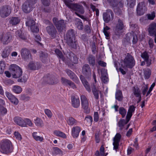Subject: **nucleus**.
I'll list each match as a JSON object with an SVG mask.
<instances>
[{
  "label": "nucleus",
  "mask_w": 156,
  "mask_h": 156,
  "mask_svg": "<svg viewBox=\"0 0 156 156\" xmlns=\"http://www.w3.org/2000/svg\"><path fill=\"white\" fill-rule=\"evenodd\" d=\"M103 19L105 23H108L111 20L114 19V14L112 11L108 9L106 10V12L103 13Z\"/></svg>",
  "instance_id": "nucleus-11"
},
{
  "label": "nucleus",
  "mask_w": 156,
  "mask_h": 156,
  "mask_svg": "<svg viewBox=\"0 0 156 156\" xmlns=\"http://www.w3.org/2000/svg\"><path fill=\"white\" fill-rule=\"evenodd\" d=\"M133 94L136 97H138L141 96V91L138 87H134Z\"/></svg>",
  "instance_id": "nucleus-41"
},
{
  "label": "nucleus",
  "mask_w": 156,
  "mask_h": 156,
  "mask_svg": "<svg viewBox=\"0 0 156 156\" xmlns=\"http://www.w3.org/2000/svg\"><path fill=\"white\" fill-rule=\"evenodd\" d=\"M13 151L11 142L8 140H4L0 142V151L2 153L9 154Z\"/></svg>",
  "instance_id": "nucleus-1"
},
{
  "label": "nucleus",
  "mask_w": 156,
  "mask_h": 156,
  "mask_svg": "<svg viewBox=\"0 0 156 156\" xmlns=\"http://www.w3.org/2000/svg\"><path fill=\"white\" fill-rule=\"evenodd\" d=\"M101 76H108L107 70L104 68H103L101 69Z\"/></svg>",
  "instance_id": "nucleus-63"
},
{
  "label": "nucleus",
  "mask_w": 156,
  "mask_h": 156,
  "mask_svg": "<svg viewBox=\"0 0 156 156\" xmlns=\"http://www.w3.org/2000/svg\"><path fill=\"white\" fill-rule=\"evenodd\" d=\"M53 21L59 32L65 30L66 22L63 20H58L56 18L53 19Z\"/></svg>",
  "instance_id": "nucleus-8"
},
{
  "label": "nucleus",
  "mask_w": 156,
  "mask_h": 156,
  "mask_svg": "<svg viewBox=\"0 0 156 156\" xmlns=\"http://www.w3.org/2000/svg\"><path fill=\"white\" fill-rule=\"evenodd\" d=\"M125 57L123 60L122 66L123 68L127 67L132 68L135 65V61L133 57L129 53L125 55Z\"/></svg>",
  "instance_id": "nucleus-3"
},
{
  "label": "nucleus",
  "mask_w": 156,
  "mask_h": 156,
  "mask_svg": "<svg viewBox=\"0 0 156 156\" xmlns=\"http://www.w3.org/2000/svg\"><path fill=\"white\" fill-rule=\"evenodd\" d=\"M16 36L17 38L22 40H25L27 37L23 34L22 31L20 30H17L16 32Z\"/></svg>",
  "instance_id": "nucleus-33"
},
{
  "label": "nucleus",
  "mask_w": 156,
  "mask_h": 156,
  "mask_svg": "<svg viewBox=\"0 0 156 156\" xmlns=\"http://www.w3.org/2000/svg\"><path fill=\"white\" fill-rule=\"evenodd\" d=\"M82 73L86 76L87 78H88L91 76L90 68L88 64H85L83 66Z\"/></svg>",
  "instance_id": "nucleus-19"
},
{
  "label": "nucleus",
  "mask_w": 156,
  "mask_h": 156,
  "mask_svg": "<svg viewBox=\"0 0 156 156\" xmlns=\"http://www.w3.org/2000/svg\"><path fill=\"white\" fill-rule=\"evenodd\" d=\"M44 112L46 115L48 117L51 118L52 116V113L51 111L48 109H45L44 110Z\"/></svg>",
  "instance_id": "nucleus-58"
},
{
  "label": "nucleus",
  "mask_w": 156,
  "mask_h": 156,
  "mask_svg": "<svg viewBox=\"0 0 156 156\" xmlns=\"http://www.w3.org/2000/svg\"><path fill=\"white\" fill-rule=\"evenodd\" d=\"M11 9L7 5L2 6L0 10V15L2 18L8 16L10 13Z\"/></svg>",
  "instance_id": "nucleus-15"
},
{
  "label": "nucleus",
  "mask_w": 156,
  "mask_h": 156,
  "mask_svg": "<svg viewBox=\"0 0 156 156\" xmlns=\"http://www.w3.org/2000/svg\"><path fill=\"white\" fill-rule=\"evenodd\" d=\"M43 80L45 82L50 84H56L58 82L56 77L49 74L44 76L43 77Z\"/></svg>",
  "instance_id": "nucleus-13"
},
{
  "label": "nucleus",
  "mask_w": 156,
  "mask_h": 156,
  "mask_svg": "<svg viewBox=\"0 0 156 156\" xmlns=\"http://www.w3.org/2000/svg\"><path fill=\"white\" fill-rule=\"evenodd\" d=\"M123 96L122 91L120 90L117 91L115 93V98L117 100L121 101L123 99Z\"/></svg>",
  "instance_id": "nucleus-37"
},
{
  "label": "nucleus",
  "mask_w": 156,
  "mask_h": 156,
  "mask_svg": "<svg viewBox=\"0 0 156 156\" xmlns=\"http://www.w3.org/2000/svg\"><path fill=\"white\" fill-rule=\"evenodd\" d=\"M21 55L22 58L27 60L28 59L31 58V54L29 50L26 48L22 49L20 51Z\"/></svg>",
  "instance_id": "nucleus-16"
},
{
  "label": "nucleus",
  "mask_w": 156,
  "mask_h": 156,
  "mask_svg": "<svg viewBox=\"0 0 156 156\" xmlns=\"http://www.w3.org/2000/svg\"><path fill=\"white\" fill-rule=\"evenodd\" d=\"M121 138V135L119 133H117L114 138L113 144L114 146V149L116 150L118 148L119 143Z\"/></svg>",
  "instance_id": "nucleus-21"
},
{
  "label": "nucleus",
  "mask_w": 156,
  "mask_h": 156,
  "mask_svg": "<svg viewBox=\"0 0 156 156\" xmlns=\"http://www.w3.org/2000/svg\"><path fill=\"white\" fill-rule=\"evenodd\" d=\"M41 67V65L39 63L31 61L28 64L27 68L31 70H36L38 69Z\"/></svg>",
  "instance_id": "nucleus-18"
},
{
  "label": "nucleus",
  "mask_w": 156,
  "mask_h": 156,
  "mask_svg": "<svg viewBox=\"0 0 156 156\" xmlns=\"http://www.w3.org/2000/svg\"><path fill=\"white\" fill-rule=\"evenodd\" d=\"M9 70L13 77L15 78H19L21 76L23 73L21 69L15 64L11 65Z\"/></svg>",
  "instance_id": "nucleus-4"
},
{
  "label": "nucleus",
  "mask_w": 156,
  "mask_h": 156,
  "mask_svg": "<svg viewBox=\"0 0 156 156\" xmlns=\"http://www.w3.org/2000/svg\"><path fill=\"white\" fill-rule=\"evenodd\" d=\"M64 54L66 55V58L65 59L64 62L69 65L71 63L76 64L78 62V59L76 56H75L73 54L69 51L66 54L63 51Z\"/></svg>",
  "instance_id": "nucleus-7"
},
{
  "label": "nucleus",
  "mask_w": 156,
  "mask_h": 156,
  "mask_svg": "<svg viewBox=\"0 0 156 156\" xmlns=\"http://www.w3.org/2000/svg\"><path fill=\"white\" fill-rule=\"evenodd\" d=\"M12 90L15 93L19 94L22 92V88L19 86H16L13 87Z\"/></svg>",
  "instance_id": "nucleus-43"
},
{
  "label": "nucleus",
  "mask_w": 156,
  "mask_h": 156,
  "mask_svg": "<svg viewBox=\"0 0 156 156\" xmlns=\"http://www.w3.org/2000/svg\"><path fill=\"white\" fill-rule=\"evenodd\" d=\"M54 133L57 136H60L63 138H65L66 137V136L65 134L60 131H54Z\"/></svg>",
  "instance_id": "nucleus-44"
},
{
  "label": "nucleus",
  "mask_w": 156,
  "mask_h": 156,
  "mask_svg": "<svg viewBox=\"0 0 156 156\" xmlns=\"http://www.w3.org/2000/svg\"><path fill=\"white\" fill-rule=\"evenodd\" d=\"M35 123L37 126L41 127L43 126V121L38 118H37L35 120Z\"/></svg>",
  "instance_id": "nucleus-45"
},
{
  "label": "nucleus",
  "mask_w": 156,
  "mask_h": 156,
  "mask_svg": "<svg viewBox=\"0 0 156 156\" xmlns=\"http://www.w3.org/2000/svg\"><path fill=\"white\" fill-rule=\"evenodd\" d=\"M66 38L67 43L69 47L74 49L76 48L77 43L75 40V36L73 30L70 29L68 31Z\"/></svg>",
  "instance_id": "nucleus-2"
},
{
  "label": "nucleus",
  "mask_w": 156,
  "mask_h": 156,
  "mask_svg": "<svg viewBox=\"0 0 156 156\" xmlns=\"http://www.w3.org/2000/svg\"><path fill=\"white\" fill-rule=\"evenodd\" d=\"M98 64L102 67H105L106 66V63L101 60H98L97 61Z\"/></svg>",
  "instance_id": "nucleus-64"
},
{
  "label": "nucleus",
  "mask_w": 156,
  "mask_h": 156,
  "mask_svg": "<svg viewBox=\"0 0 156 156\" xmlns=\"http://www.w3.org/2000/svg\"><path fill=\"white\" fill-rule=\"evenodd\" d=\"M5 94L6 96L8 98L10 101H11L12 99L15 97V96L12 94L8 91H6L5 92Z\"/></svg>",
  "instance_id": "nucleus-55"
},
{
  "label": "nucleus",
  "mask_w": 156,
  "mask_h": 156,
  "mask_svg": "<svg viewBox=\"0 0 156 156\" xmlns=\"http://www.w3.org/2000/svg\"><path fill=\"white\" fill-rule=\"evenodd\" d=\"M120 8L119 5H118V6L114 8V12L117 15H119L122 14V12L121 11V9L122 8Z\"/></svg>",
  "instance_id": "nucleus-46"
},
{
  "label": "nucleus",
  "mask_w": 156,
  "mask_h": 156,
  "mask_svg": "<svg viewBox=\"0 0 156 156\" xmlns=\"http://www.w3.org/2000/svg\"><path fill=\"white\" fill-rule=\"evenodd\" d=\"M40 57L41 60L43 63H46L48 60V55L45 52L40 51Z\"/></svg>",
  "instance_id": "nucleus-28"
},
{
  "label": "nucleus",
  "mask_w": 156,
  "mask_h": 156,
  "mask_svg": "<svg viewBox=\"0 0 156 156\" xmlns=\"http://www.w3.org/2000/svg\"><path fill=\"white\" fill-rule=\"evenodd\" d=\"M35 40L37 42V43L39 44L41 46L42 45V44L39 42V41L41 40V38L40 36L38 34H37L35 35Z\"/></svg>",
  "instance_id": "nucleus-61"
},
{
  "label": "nucleus",
  "mask_w": 156,
  "mask_h": 156,
  "mask_svg": "<svg viewBox=\"0 0 156 156\" xmlns=\"http://www.w3.org/2000/svg\"><path fill=\"white\" fill-rule=\"evenodd\" d=\"M119 113L122 115L123 118L125 116L126 114V110L122 107L119 108Z\"/></svg>",
  "instance_id": "nucleus-50"
},
{
  "label": "nucleus",
  "mask_w": 156,
  "mask_h": 156,
  "mask_svg": "<svg viewBox=\"0 0 156 156\" xmlns=\"http://www.w3.org/2000/svg\"><path fill=\"white\" fill-rule=\"evenodd\" d=\"M30 29L31 31L33 33H37L39 31V29L37 24L31 26Z\"/></svg>",
  "instance_id": "nucleus-51"
},
{
  "label": "nucleus",
  "mask_w": 156,
  "mask_h": 156,
  "mask_svg": "<svg viewBox=\"0 0 156 156\" xmlns=\"http://www.w3.org/2000/svg\"><path fill=\"white\" fill-rule=\"evenodd\" d=\"M147 11V8L145 3L144 2L139 3L136 8V13L138 16L143 15Z\"/></svg>",
  "instance_id": "nucleus-12"
},
{
  "label": "nucleus",
  "mask_w": 156,
  "mask_h": 156,
  "mask_svg": "<svg viewBox=\"0 0 156 156\" xmlns=\"http://www.w3.org/2000/svg\"><path fill=\"white\" fill-rule=\"evenodd\" d=\"M42 3L45 6H49L50 4V0H41Z\"/></svg>",
  "instance_id": "nucleus-59"
},
{
  "label": "nucleus",
  "mask_w": 156,
  "mask_h": 156,
  "mask_svg": "<svg viewBox=\"0 0 156 156\" xmlns=\"http://www.w3.org/2000/svg\"><path fill=\"white\" fill-rule=\"evenodd\" d=\"M136 107L133 105H130L129 107L128 112L126 116V118L128 119V121H129L130 118L132 115V113L135 110Z\"/></svg>",
  "instance_id": "nucleus-29"
},
{
  "label": "nucleus",
  "mask_w": 156,
  "mask_h": 156,
  "mask_svg": "<svg viewBox=\"0 0 156 156\" xmlns=\"http://www.w3.org/2000/svg\"><path fill=\"white\" fill-rule=\"evenodd\" d=\"M70 80L66 79L64 77H62L61 78V82L62 84L64 85L67 86Z\"/></svg>",
  "instance_id": "nucleus-54"
},
{
  "label": "nucleus",
  "mask_w": 156,
  "mask_h": 156,
  "mask_svg": "<svg viewBox=\"0 0 156 156\" xmlns=\"http://www.w3.org/2000/svg\"><path fill=\"white\" fill-rule=\"evenodd\" d=\"M32 136L34 138L36 141L41 142L43 140V137L38 136V134L37 132L33 133L32 134Z\"/></svg>",
  "instance_id": "nucleus-40"
},
{
  "label": "nucleus",
  "mask_w": 156,
  "mask_h": 156,
  "mask_svg": "<svg viewBox=\"0 0 156 156\" xmlns=\"http://www.w3.org/2000/svg\"><path fill=\"white\" fill-rule=\"evenodd\" d=\"M127 120L128 119L126 118V120L124 119H122L119 122L118 126L121 129H122L124 125L126 124L129 122V121H127Z\"/></svg>",
  "instance_id": "nucleus-39"
},
{
  "label": "nucleus",
  "mask_w": 156,
  "mask_h": 156,
  "mask_svg": "<svg viewBox=\"0 0 156 156\" xmlns=\"http://www.w3.org/2000/svg\"><path fill=\"white\" fill-rule=\"evenodd\" d=\"M110 6L112 8H115L119 5L120 8L123 7V2L122 0L119 2V0H107Z\"/></svg>",
  "instance_id": "nucleus-17"
},
{
  "label": "nucleus",
  "mask_w": 156,
  "mask_h": 156,
  "mask_svg": "<svg viewBox=\"0 0 156 156\" xmlns=\"http://www.w3.org/2000/svg\"><path fill=\"white\" fill-rule=\"evenodd\" d=\"M7 110L4 107L0 105V115H3L7 112Z\"/></svg>",
  "instance_id": "nucleus-49"
},
{
  "label": "nucleus",
  "mask_w": 156,
  "mask_h": 156,
  "mask_svg": "<svg viewBox=\"0 0 156 156\" xmlns=\"http://www.w3.org/2000/svg\"><path fill=\"white\" fill-rule=\"evenodd\" d=\"M80 98L82 107L84 109L85 112L89 113L90 112V109L88 107L89 102L87 98L84 95H81Z\"/></svg>",
  "instance_id": "nucleus-14"
},
{
  "label": "nucleus",
  "mask_w": 156,
  "mask_h": 156,
  "mask_svg": "<svg viewBox=\"0 0 156 156\" xmlns=\"http://www.w3.org/2000/svg\"><path fill=\"white\" fill-rule=\"evenodd\" d=\"M67 123L69 125L73 126L77 123V121L72 117H69L67 119Z\"/></svg>",
  "instance_id": "nucleus-35"
},
{
  "label": "nucleus",
  "mask_w": 156,
  "mask_h": 156,
  "mask_svg": "<svg viewBox=\"0 0 156 156\" xmlns=\"http://www.w3.org/2000/svg\"><path fill=\"white\" fill-rule=\"evenodd\" d=\"M20 98L21 100L27 101L29 100L30 98L29 97L23 94L20 96Z\"/></svg>",
  "instance_id": "nucleus-60"
},
{
  "label": "nucleus",
  "mask_w": 156,
  "mask_h": 156,
  "mask_svg": "<svg viewBox=\"0 0 156 156\" xmlns=\"http://www.w3.org/2000/svg\"><path fill=\"white\" fill-rule=\"evenodd\" d=\"M33 5L28 2H26L22 6L23 11L26 13H29L32 9Z\"/></svg>",
  "instance_id": "nucleus-20"
},
{
  "label": "nucleus",
  "mask_w": 156,
  "mask_h": 156,
  "mask_svg": "<svg viewBox=\"0 0 156 156\" xmlns=\"http://www.w3.org/2000/svg\"><path fill=\"white\" fill-rule=\"evenodd\" d=\"M124 27V26L122 20L120 18L118 19L115 27L114 29L115 34L119 35L121 33V31Z\"/></svg>",
  "instance_id": "nucleus-10"
},
{
  "label": "nucleus",
  "mask_w": 156,
  "mask_h": 156,
  "mask_svg": "<svg viewBox=\"0 0 156 156\" xmlns=\"http://www.w3.org/2000/svg\"><path fill=\"white\" fill-rule=\"evenodd\" d=\"M12 104L15 105H17L19 103V100L15 96L10 101Z\"/></svg>",
  "instance_id": "nucleus-62"
},
{
  "label": "nucleus",
  "mask_w": 156,
  "mask_h": 156,
  "mask_svg": "<svg viewBox=\"0 0 156 156\" xmlns=\"http://www.w3.org/2000/svg\"><path fill=\"white\" fill-rule=\"evenodd\" d=\"M88 63L90 66H94L95 64V56L92 55H89L87 58Z\"/></svg>",
  "instance_id": "nucleus-31"
},
{
  "label": "nucleus",
  "mask_w": 156,
  "mask_h": 156,
  "mask_svg": "<svg viewBox=\"0 0 156 156\" xmlns=\"http://www.w3.org/2000/svg\"><path fill=\"white\" fill-rule=\"evenodd\" d=\"M64 2L66 5L70 9L78 12L81 14H83L84 12V9L82 5L70 3L69 0H64Z\"/></svg>",
  "instance_id": "nucleus-5"
},
{
  "label": "nucleus",
  "mask_w": 156,
  "mask_h": 156,
  "mask_svg": "<svg viewBox=\"0 0 156 156\" xmlns=\"http://www.w3.org/2000/svg\"><path fill=\"white\" fill-rule=\"evenodd\" d=\"M92 121L93 119L91 116L88 115L85 117L84 122L87 126H89L91 125Z\"/></svg>",
  "instance_id": "nucleus-38"
},
{
  "label": "nucleus",
  "mask_w": 156,
  "mask_h": 156,
  "mask_svg": "<svg viewBox=\"0 0 156 156\" xmlns=\"http://www.w3.org/2000/svg\"><path fill=\"white\" fill-rule=\"evenodd\" d=\"M72 106L74 108H78L80 105L79 99L73 97L72 98Z\"/></svg>",
  "instance_id": "nucleus-32"
},
{
  "label": "nucleus",
  "mask_w": 156,
  "mask_h": 156,
  "mask_svg": "<svg viewBox=\"0 0 156 156\" xmlns=\"http://www.w3.org/2000/svg\"><path fill=\"white\" fill-rule=\"evenodd\" d=\"M148 31L151 36H153L156 34V23H155L150 24L148 28Z\"/></svg>",
  "instance_id": "nucleus-22"
},
{
  "label": "nucleus",
  "mask_w": 156,
  "mask_h": 156,
  "mask_svg": "<svg viewBox=\"0 0 156 156\" xmlns=\"http://www.w3.org/2000/svg\"><path fill=\"white\" fill-rule=\"evenodd\" d=\"M12 36L10 32L2 33L0 34V40L3 44H7L12 39Z\"/></svg>",
  "instance_id": "nucleus-9"
},
{
  "label": "nucleus",
  "mask_w": 156,
  "mask_h": 156,
  "mask_svg": "<svg viewBox=\"0 0 156 156\" xmlns=\"http://www.w3.org/2000/svg\"><path fill=\"white\" fill-rule=\"evenodd\" d=\"M5 65L4 62L1 61L0 62V74H2L5 70Z\"/></svg>",
  "instance_id": "nucleus-47"
},
{
  "label": "nucleus",
  "mask_w": 156,
  "mask_h": 156,
  "mask_svg": "<svg viewBox=\"0 0 156 156\" xmlns=\"http://www.w3.org/2000/svg\"><path fill=\"white\" fill-rule=\"evenodd\" d=\"M15 122L18 125L22 127H25L26 126V123L25 122V119H23L20 117H16L14 118Z\"/></svg>",
  "instance_id": "nucleus-23"
},
{
  "label": "nucleus",
  "mask_w": 156,
  "mask_h": 156,
  "mask_svg": "<svg viewBox=\"0 0 156 156\" xmlns=\"http://www.w3.org/2000/svg\"><path fill=\"white\" fill-rule=\"evenodd\" d=\"M80 79L86 90L89 92H90L91 91L90 87L87 80L82 75L80 76Z\"/></svg>",
  "instance_id": "nucleus-27"
},
{
  "label": "nucleus",
  "mask_w": 156,
  "mask_h": 156,
  "mask_svg": "<svg viewBox=\"0 0 156 156\" xmlns=\"http://www.w3.org/2000/svg\"><path fill=\"white\" fill-rule=\"evenodd\" d=\"M80 130V127L78 126L73 127L72 129V135L73 137L74 138L77 137Z\"/></svg>",
  "instance_id": "nucleus-25"
},
{
  "label": "nucleus",
  "mask_w": 156,
  "mask_h": 156,
  "mask_svg": "<svg viewBox=\"0 0 156 156\" xmlns=\"http://www.w3.org/2000/svg\"><path fill=\"white\" fill-rule=\"evenodd\" d=\"M66 72L70 79L76 83H78L79 82L78 78L73 72L69 69L66 70Z\"/></svg>",
  "instance_id": "nucleus-26"
},
{
  "label": "nucleus",
  "mask_w": 156,
  "mask_h": 156,
  "mask_svg": "<svg viewBox=\"0 0 156 156\" xmlns=\"http://www.w3.org/2000/svg\"><path fill=\"white\" fill-rule=\"evenodd\" d=\"M45 22L48 23V26L46 27V30L48 34L51 36L52 38H55L57 34L55 27L49 20H45Z\"/></svg>",
  "instance_id": "nucleus-6"
},
{
  "label": "nucleus",
  "mask_w": 156,
  "mask_h": 156,
  "mask_svg": "<svg viewBox=\"0 0 156 156\" xmlns=\"http://www.w3.org/2000/svg\"><path fill=\"white\" fill-rule=\"evenodd\" d=\"M5 94L6 96L8 98L10 101H11L12 99L15 97V96L12 94L8 91H6L5 92Z\"/></svg>",
  "instance_id": "nucleus-56"
},
{
  "label": "nucleus",
  "mask_w": 156,
  "mask_h": 156,
  "mask_svg": "<svg viewBox=\"0 0 156 156\" xmlns=\"http://www.w3.org/2000/svg\"><path fill=\"white\" fill-rule=\"evenodd\" d=\"M11 50L10 48L8 47H6L3 51L1 56L3 58H7L10 54Z\"/></svg>",
  "instance_id": "nucleus-30"
},
{
  "label": "nucleus",
  "mask_w": 156,
  "mask_h": 156,
  "mask_svg": "<svg viewBox=\"0 0 156 156\" xmlns=\"http://www.w3.org/2000/svg\"><path fill=\"white\" fill-rule=\"evenodd\" d=\"M141 56L144 60H147L148 58H149V55L146 51H145L142 53Z\"/></svg>",
  "instance_id": "nucleus-53"
},
{
  "label": "nucleus",
  "mask_w": 156,
  "mask_h": 156,
  "mask_svg": "<svg viewBox=\"0 0 156 156\" xmlns=\"http://www.w3.org/2000/svg\"><path fill=\"white\" fill-rule=\"evenodd\" d=\"M147 17L149 20H153L155 16V13L154 11L152 12L151 14L147 15Z\"/></svg>",
  "instance_id": "nucleus-57"
},
{
  "label": "nucleus",
  "mask_w": 156,
  "mask_h": 156,
  "mask_svg": "<svg viewBox=\"0 0 156 156\" xmlns=\"http://www.w3.org/2000/svg\"><path fill=\"white\" fill-rule=\"evenodd\" d=\"M126 39L128 42H130L132 41L133 44H135L137 41V36L136 35H134L131 34H127L126 36Z\"/></svg>",
  "instance_id": "nucleus-24"
},
{
  "label": "nucleus",
  "mask_w": 156,
  "mask_h": 156,
  "mask_svg": "<svg viewBox=\"0 0 156 156\" xmlns=\"http://www.w3.org/2000/svg\"><path fill=\"white\" fill-rule=\"evenodd\" d=\"M75 21V24L78 29L80 30H83V26L81 20L79 19H77Z\"/></svg>",
  "instance_id": "nucleus-36"
},
{
  "label": "nucleus",
  "mask_w": 156,
  "mask_h": 156,
  "mask_svg": "<svg viewBox=\"0 0 156 156\" xmlns=\"http://www.w3.org/2000/svg\"><path fill=\"white\" fill-rule=\"evenodd\" d=\"M55 52L57 55L64 62L66 58H65L62 53V52L58 49H56Z\"/></svg>",
  "instance_id": "nucleus-42"
},
{
  "label": "nucleus",
  "mask_w": 156,
  "mask_h": 156,
  "mask_svg": "<svg viewBox=\"0 0 156 156\" xmlns=\"http://www.w3.org/2000/svg\"><path fill=\"white\" fill-rule=\"evenodd\" d=\"M151 73V71L149 69H147V70H146L144 71V77L146 79H148Z\"/></svg>",
  "instance_id": "nucleus-48"
},
{
  "label": "nucleus",
  "mask_w": 156,
  "mask_h": 156,
  "mask_svg": "<svg viewBox=\"0 0 156 156\" xmlns=\"http://www.w3.org/2000/svg\"><path fill=\"white\" fill-rule=\"evenodd\" d=\"M20 20L16 17H12L9 21V23L12 25H15L20 22Z\"/></svg>",
  "instance_id": "nucleus-34"
},
{
  "label": "nucleus",
  "mask_w": 156,
  "mask_h": 156,
  "mask_svg": "<svg viewBox=\"0 0 156 156\" xmlns=\"http://www.w3.org/2000/svg\"><path fill=\"white\" fill-rule=\"evenodd\" d=\"M26 25L28 26H30V28H31V26H34L35 25V22L34 21L30 19L28 21H27L26 22Z\"/></svg>",
  "instance_id": "nucleus-52"
}]
</instances>
